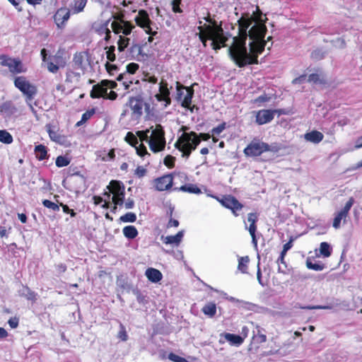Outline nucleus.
<instances>
[{
    "mask_svg": "<svg viewBox=\"0 0 362 362\" xmlns=\"http://www.w3.org/2000/svg\"><path fill=\"white\" fill-rule=\"evenodd\" d=\"M266 40H255L249 43V52L246 47V41L238 45H231L228 47V54L230 59L239 68L247 65L258 64V57L264 51Z\"/></svg>",
    "mask_w": 362,
    "mask_h": 362,
    "instance_id": "f257e3e1",
    "label": "nucleus"
},
{
    "mask_svg": "<svg viewBox=\"0 0 362 362\" xmlns=\"http://www.w3.org/2000/svg\"><path fill=\"white\" fill-rule=\"evenodd\" d=\"M204 20L208 23V24H204L203 25L198 26L199 40L202 42L203 46L206 47L207 46L206 42L208 40H211V46L214 50H218L222 47H226V42L228 40V37L225 34L223 28L222 21L218 22L214 18L211 16L209 12L207 13L206 16L204 17ZM202 23V21H199V24Z\"/></svg>",
    "mask_w": 362,
    "mask_h": 362,
    "instance_id": "f03ea898",
    "label": "nucleus"
},
{
    "mask_svg": "<svg viewBox=\"0 0 362 362\" xmlns=\"http://www.w3.org/2000/svg\"><path fill=\"white\" fill-rule=\"evenodd\" d=\"M211 138L209 133L195 132H183L175 144V147L182 152V156L188 158L193 151L199 145L201 140L208 141Z\"/></svg>",
    "mask_w": 362,
    "mask_h": 362,
    "instance_id": "7ed1b4c3",
    "label": "nucleus"
},
{
    "mask_svg": "<svg viewBox=\"0 0 362 362\" xmlns=\"http://www.w3.org/2000/svg\"><path fill=\"white\" fill-rule=\"evenodd\" d=\"M13 83L15 87L25 95L26 103H28L30 108L33 110V107L30 103L37 93L36 86L30 83L23 76L16 77Z\"/></svg>",
    "mask_w": 362,
    "mask_h": 362,
    "instance_id": "20e7f679",
    "label": "nucleus"
},
{
    "mask_svg": "<svg viewBox=\"0 0 362 362\" xmlns=\"http://www.w3.org/2000/svg\"><path fill=\"white\" fill-rule=\"evenodd\" d=\"M107 188L109 192H105L104 195L107 196V197L110 199V194H112V201L114 204L112 211H114L117 209V205L121 206L124 204L125 187L121 181L111 180Z\"/></svg>",
    "mask_w": 362,
    "mask_h": 362,
    "instance_id": "39448f33",
    "label": "nucleus"
},
{
    "mask_svg": "<svg viewBox=\"0 0 362 362\" xmlns=\"http://www.w3.org/2000/svg\"><path fill=\"white\" fill-rule=\"evenodd\" d=\"M271 146L258 138H254L244 148L243 153L247 157H257L268 151H276Z\"/></svg>",
    "mask_w": 362,
    "mask_h": 362,
    "instance_id": "423d86ee",
    "label": "nucleus"
},
{
    "mask_svg": "<svg viewBox=\"0 0 362 362\" xmlns=\"http://www.w3.org/2000/svg\"><path fill=\"white\" fill-rule=\"evenodd\" d=\"M112 18L114 21L111 23V28L115 34L122 33L124 35H129L135 28L132 23L124 20L123 13H115Z\"/></svg>",
    "mask_w": 362,
    "mask_h": 362,
    "instance_id": "0eeeda50",
    "label": "nucleus"
},
{
    "mask_svg": "<svg viewBox=\"0 0 362 362\" xmlns=\"http://www.w3.org/2000/svg\"><path fill=\"white\" fill-rule=\"evenodd\" d=\"M150 149L153 153L160 152L165 147V132L161 124H156L148 140Z\"/></svg>",
    "mask_w": 362,
    "mask_h": 362,
    "instance_id": "6e6552de",
    "label": "nucleus"
},
{
    "mask_svg": "<svg viewBox=\"0 0 362 362\" xmlns=\"http://www.w3.org/2000/svg\"><path fill=\"white\" fill-rule=\"evenodd\" d=\"M255 21L252 16H250L249 13H243L241 18L238 21V35L233 37L232 45H238L244 41H247L248 28Z\"/></svg>",
    "mask_w": 362,
    "mask_h": 362,
    "instance_id": "1a4fd4ad",
    "label": "nucleus"
},
{
    "mask_svg": "<svg viewBox=\"0 0 362 362\" xmlns=\"http://www.w3.org/2000/svg\"><path fill=\"white\" fill-rule=\"evenodd\" d=\"M213 197L223 207L230 209L235 216H238V211H241L244 207L243 204L231 194L223 195L221 197L213 196Z\"/></svg>",
    "mask_w": 362,
    "mask_h": 362,
    "instance_id": "9d476101",
    "label": "nucleus"
},
{
    "mask_svg": "<svg viewBox=\"0 0 362 362\" xmlns=\"http://www.w3.org/2000/svg\"><path fill=\"white\" fill-rule=\"evenodd\" d=\"M0 59H1V65L2 66H7L12 74L16 75L27 71V68L19 58H12L6 55H1Z\"/></svg>",
    "mask_w": 362,
    "mask_h": 362,
    "instance_id": "9b49d317",
    "label": "nucleus"
},
{
    "mask_svg": "<svg viewBox=\"0 0 362 362\" xmlns=\"http://www.w3.org/2000/svg\"><path fill=\"white\" fill-rule=\"evenodd\" d=\"M66 59L63 52L57 51L54 55H49L46 67L47 71L52 74H57L61 68L65 67Z\"/></svg>",
    "mask_w": 362,
    "mask_h": 362,
    "instance_id": "f8f14e48",
    "label": "nucleus"
},
{
    "mask_svg": "<svg viewBox=\"0 0 362 362\" xmlns=\"http://www.w3.org/2000/svg\"><path fill=\"white\" fill-rule=\"evenodd\" d=\"M176 88L179 98L183 94L182 90H185L187 92L181 104L183 107L189 110L191 112H193L194 108L198 109L196 105H192V100L194 95V89L192 86L186 87L177 81L176 83Z\"/></svg>",
    "mask_w": 362,
    "mask_h": 362,
    "instance_id": "ddd939ff",
    "label": "nucleus"
},
{
    "mask_svg": "<svg viewBox=\"0 0 362 362\" xmlns=\"http://www.w3.org/2000/svg\"><path fill=\"white\" fill-rule=\"evenodd\" d=\"M153 187L155 190L158 192L168 191L175 187V182H173V175L167 173L156 177L152 181Z\"/></svg>",
    "mask_w": 362,
    "mask_h": 362,
    "instance_id": "4468645a",
    "label": "nucleus"
},
{
    "mask_svg": "<svg viewBox=\"0 0 362 362\" xmlns=\"http://www.w3.org/2000/svg\"><path fill=\"white\" fill-rule=\"evenodd\" d=\"M136 24L140 28L144 29L148 35H156L157 31H153L151 27L152 21L149 18V15L146 10L141 9L139 11L138 15L135 17Z\"/></svg>",
    "mask_w": 362,
    "mask_h": 362,
    "instance_id": "2eb2a0df",
    "label": "nucleus"
},
{
    "mask_svg": "<svg viewBox=\"0 0 362 362\" xmlns=\"http://www.w3.org/2000/svg\"><path fill=\"white\" fill-rule=\"evenodd\" d=\"M354 199L353 197H350L349 200L345 204L344 206L342 209L337 213L335 214V216L333 219L332 226L335 229H338L341 227V221L344 220L345 222L346 218L348 217L349 211L354 204Z\"/></svg>",
    "mask_w": 362,
    "mask_h": 362,
    "instance_id": "dca6fc26",
    "label": "nucleus"
},
{
    "mask_svg": "<svg viewBox=\"0 0 362 362\" xmlns=\"http://www.w3.org/2000/svg\"><path fill=\"white\" fill-rule=\"evenodd\" d=\"M71 11L66 7H61L53 16L54 21L59 29H64L70 18Z\"/></svg>",
    "mask_w": 362,
    "mask_h": 362,
    "instance_id": "f3484780",
    "label": "nucleus"
},
{
    "mask_svg": "<svg viewBox=\"0 0 362 362\" xmlns=\"http://www.w3.org/2000/svg\"><path fill=\"white\" fill-rule=\"evenodd\" d=\"M267 31L264 23H256L248 31L247 37L252 41L265 40L264 37Z\"/></svg>",
    "mask_w": 362,
    "mask_h": 362,
    "instance_id": "a211bd4d",
    "label": "nucleus"
},
{
    "mask_svg": "<svg viewBox=\"0 0 362 362\" xmlns=\"http://www.w3.org/2000/svg\"><path fill=\"white\" fill-rule=\"evenodd\" d=\"M170 94V90L168 88V83L162 80L159 83V93H157L155 95L156 100L159 102L164 101L165 103V106L167 107L171 103Z\"/></svg>",
    "mask_w": 362,
    "mask_h": 362,
    "instance_id": "6ab92c4d",
    "label": "nucleus"
},
{
    "mask_svg": "<svg viewBox=\"0 0 362 362\" xmlns=\"http://www.w3.org/2000/svg\"><path fill=\"white\" fill-rule=\"evenodd\" d=\"M255 113V122L258 125H263L272 122L274 119L272 110H260Z\"/></svg>",
    "mask_w": 362,
    "mask_h": 362,
    "instance_id": "aec40b11",
    "label": "nucleus"
},
{
    "mask_svg": "<svg viewBox=\"0 0 362 362\" xmlns=\"http://www.w3.org/2000/svg\"><path fill=\"white\" fill-rule=\"evenodd\" d=\"M178 182L176 181L175 182V187H173L174 191L177 192H187L189 194H199L202 193V190L200 188L195 184H191V183H185L184 185L177 186Z\"/></svg>",
    "mask_w": 362,
    "mask_h": 362,
    "instance_id": "412c9836",
    "label": "nucleus"
},
{
    "mask_svg": "<svg viewBox=\"0 0 362 362\" xmlns=\"http://www.w3.org/2000/svg\"><path fill=\"white\" fill-rule=\"evenodd\" d=\"M107 93V89L105 86L102 84V81H100L99 83L92 87V90L90 92V97L92 99H98L102 98L105 100Z\"/></svg>",
    "mask_w": 362,
    "mask_h": 362,
    "instance_id": "4be33fe9",
    "label": "nucleus"
},
{
    "mask_svg": "<svg viewBox=\"0 0 362 362\" xmlns=\"http://www.w3.org/2000/svg\"><path fill=\"white\" fill-rule=\"evenodd\" d=\"M247 221L250 223L248 231L252 237V242L257 245L256 231L257 222L258 221V214L257 213H249L247 214Z\"/></svg>",
    "mask_w": 362,
    "mask_h": 362,
    "instance_id": "5701e85b",
    "label": "nucleus"
},
{
    "mask_svg": "<svg viewBox=\"0 0 362 362\" xmlns=\"http://www.w3.org/2000/svg\"><path fill=\"white\" fill-rule=\"evenodd\" d=\"M87 57L86 52H76L73 57V66L74 69L84 70L85 69V59Z\"/></svg>",
    "mask_w": 362,
    "mask_h": 362,
    "instance_id": "b1692460",
    "label": "nucleus"
},
{
    "mask_svg": "<svg viewBox=\"0 0 362 362\" xmlns=\"http://www.w3.org/2000/svg\"><path fill=\"white\" fill-rule=\"evenodd\" d=\"M47 131L52 141L59 144H63L66 141V137L59 134L58 131L52 129L50 124L47 125Z\"/></svg>",
    "mask_w": 362,
    "mask_h": 362,
    "instance_id": "393cba45",
    "label": "nucleus"
},
{
    "mask_svg": "<svg viewBox=\"0 0 362 362\" xmlns=\"http://www.w3.org/2000/svg\"><path fill=\"white\" fill-rule=\"evenodd\" d=\"M184 231L180 230L175 235H168L165 238L162 237L163 242L165 245H173L178 246L182 240Z\"/></svg>",
    "mask_w": 362,
    "mask_h": 362,
    "instance_id": "a878e982",
    "label": "nucleus"
},
{
    "mask_svg": "<svg viewBox=\"0 0 362 362\" xmlns=\"http://www.w3.org/2000/svg\"><path fill=\"white\" fill-rule=\"evenodd\" d=\"M263 331V329L259 326H256V331L253 332V336L252 337V344L259 345L266 342L267 338Z\"/></svg>",
    "mask_w": 362,
    "mask_h": 362,
    "instance_id": "bb28decb",
    "label": "nucleus"
},
{
    "mask_svg": "<svg viewBox=\"0 0 362 362\" xmlns=\"http://www.w3.org/2000/svg\"><path fill=\"white\" fill-rule=\"evenodd\" d=\"M145 274L147 279L153 283H158L163 278L162 273L158 269L154 268L147 269Z\"/></svg>",
    "mask_w": 362,
    "mask_h": 362,
    "instance_id": "cd10ccee",
    "label": "nucleus"
},
{
    "mask_svg": "<svg viewBox=\"0 0 362 362\" xmlns=\"http://www.w3.org/2000/svg\"><path fill=\"white\" fill-rule=\"evenodd\" d=\"M88 0H73L70 5L71 14H78L84 11Z\"/></svg>",
    "mask_w": 362,
    "mask_h": 362,
    "instance_id": "c85d7f7f",
    "label": "nucleus"
},
{
    "mask_svg": "<svg viewBox=\"0 0 362 362\" xmlns=\"http://www.w3.org/2000/svg\"><path fill=\"white\" fill-rule=\"evenodd\" d=\"M127 35H119L117 41V50L119 52V59H123L122 53L125 49L129 45L130 39L127 37Z\"/></svg>",
    "mask_w": 362,
    "mask_h": 362,
    "instance_id": "c756f323",
    "label": "nucleus"
},
{
    "mask_svg": "<svg viewBox=\"0 0 362 362\" xmlns=\"http://www.w3.org/2000/svg\"><path fill=\"white\" fill-rule=\"evenodd\" d=\"M305 138L307 141L314 144H318L322 141L324 135L319 131L313 130L305 134Z\"/></svg>",
    "mask_w": 362,
    "mask_h": 362,
    "instance_id": "7c9ffc66",
    "label": "nucleus"
},
{
    "mask_svg": "<svg viewBox=\"0 0 362 362\" xmlns=\"http://www.w3.org/2000/svg\"><path fill=\"white\" fill-rule=\"evenodd\" d=\"M305 264L308 269L314 271H322L325 267V264L320 262H314L313 257H308L306 259Z\"/></svg>",
    "mask_w": 362,
    "mask_h": 362,
    "instance_id": "2f4dec72",
    "label": "nucleus"
},
{
    "mask_svg": "<svg viewBox=\"0 0 362 362\" xmlns=\"http://www.w3.org/2000/svg\"><path fill=\"white\" fill-rule=\"evenodd\" d=\"M171 174L173 175V182H178L177 186L184 185L189 181L188 175L184 172L175 171Z\"/></svg>",
    "mask_w": 362,
    "mask_h": 362,
    "instance_id": "473e14b6",
    "label": "nucleus"
},
{
    "mask_svg": "<svg viewBox=\"0 0 362 362\" xmlns=\"http://www.w3.org/2000/svg\"><path fill=\"white\" fill-rule=\"evenodd\" d=\"M34 152L38 160H43L48 158L47 147L43 144L35 146Z\"/></svg>",
    "mask_w": 362,
    "mask_h": 362,
    "instance_id": "72a5a7b5",
    "label": "nucleus"
},
{
    "mask_svg": "<svg viewBox=\"0 0 362 362\" xmlns=\"http://www.w3.org/2000/svg\"><path fill=\"white\" fill-rule=\"evenodd\" d=\"M223 337L232 345L239 346L243 342V338L237 334L224 333L223 334Z\"/></svg>",
    "mask_w": 362,
    "mask_h": 362,
    "instance_id": "f704fd0d",
    "label": "nucleus"
},
{
    "mask_svg": "<svg viewBox=\"0 0 362 362\" xmlns=\"http://www.w3.org/2000/svg\"><path fill=\"white\" fill-rule=\"evenodd\" d=\"M130 106L132 112L137 115L141 116L142 115L143 104L142 102L136 98H132L130 100Z\"/></svg>",
    "mask_w": 362,
    "mask_h": 362,
    "instance_id": "c9c22d12",
    "label": "nucleus"
},
{
    "mask_svg": "<svg viewBox=\"0 0 362 362\" xmlns=\"http://www.w3.org/2000/svg\"><path fill=\"white\" fill-rule=\"evenodd\" d=\"M123 234L128 239H134L139 234L136 228L134 226H127L122 229Z\"/></svg>",
    "mask_w": 362,
    "mask_h": 362,
    "instance_id": "e433bc0d",
    "label": "nucleus"
},
{
    "mask_svg": "<svg viewBox=\"0 0 362 362\" xmlns=\"http://www.w3.org/2000/svg\"><path fill=\"white\" fill-rule=\"evenodd\" d=\"M332 252V248L331 245L327 242H322L320 245L319 248V256L323 257H329Z\"/></svg>",
    "mask_w": 362,
    "mask_h": 362,
    "instance_id": "4c0bfd02",
    "label": "nucleus"
},
{
    "mask_svg": "<svg viewBox=\"0 0 362 362\" xmlns=\"http://www.w3.org/2000/svg\"><path fill=\"white\" fill-rule=\"evenodd\" d=\"M203 313L210 317H214L216 313V305L213 302H209L202 308Z\"/></svg>",
    "mask_w": 362,
    "mask_h": 362,
    "instance_id": "58836bf2",
    "label": "nucleus"
},
{
    "mask_svg": "<svg viewBox=\"0 0 362 362\" xmlns=\"http://www.w3.org/2000/svg\"><path fill=\"white\" fill-rule=\"evenodd\" d=\"M129 52V59H134L135 57L139 56L142 54L143 48L142 46L139 44H132L131 47L128 49Z\"/></svg>",
    "mask_w": 362,
    "mask_h": 362,
    "instance_id": "ea45409f",
    "label": "nucleus"
},
{
    "mask_svg": "<svg viewBox=\"0 0 362 362\" xmlns=\"http://www.w3.org/2000/svg\"><path fill=\"white\" fill-rule=\"evenodd\" d=\"M250 262V258L248 256L241 257L238 259V269L243 274H247V267Z\"/></svg>",
    "mask_w": 362,
    "mask_h": 362,
    "instance_id": "a19ab883",
    "label": "nucleus"
},
{
    "mask_svg": "<svg viewBox=\"0 0 362 362\" xmlns=\"http://www.w3.org/2000/svg\"><path fill=\"white\" fill-rule=\"evenodd\" d=\"M22 296H24L28 300L35 302L37 300V293L32 291L27 285L23 286Z\"/></svg>",
    "mask_w": 362,
    "mask_h": 362,
    "instance_id": "79ce46f5",
    "label": "nucleus"
},
{
    "mask_svg": "<svg viewBox=\"0 0 362 362\" xmlns=\"http://www.w3.org/2000/svg\"><path fill=\"white\" fill-rule=\"evenodd\" d=\"M95 113V109L91 108L90 110H88L86 112H85L82 116L80 121L77 122L76 124V127H80L83 125L84 123H86L88 119H90L93 115Z\"/></svg>",
    "mask_w": 362,
    "mask_h": 362,
    "instance_id": "37998d69",
    "label": "nucleus"
},
{
    "mask_svg": "<svg viewBox=\"0 0 362 362\" xmlns=\"http://www.w3.org/2000/svg\"><path fill=\"white\" fill-rule=\"evenodd\" d=\"M0 141L6 144H10L13 142V136L6 130H0Z\"/></svg>",
    "mask_w": 362,
    "mask_h": 362,
    "instance_id": "c03bdc74",
    "label": "nucleus"
},
{
    "mask_svg": "<svg viewBox=\"0 0 362 362\" xmlns=\"http://www.w3.org/2000/svg\"><path fill=\"white\" fill-rule=\"evenodd\" d=\"M124 140L127 144L134 147H136L139 144L137 136L131 132L127 133Z\"/></svg>",
    "mask_w": 362,
    "mask_h": 362,
    "instance_id": "a18cd8bd",
    "label": "nucleus"
},
{
    "mask_svg": "<svg viewBox=\"0 0 362 362\" xmlns=\"http://www.w3.org/2000/svg\"><path fill=\"white\" fill-rule=\"evenodd\" d=\"M57 203L52 202L48 199L42 200V204L45 207L52 210L53 211H59V203L58 200H57Z\"/></svg>",
    "mask_w": 362,
    "mask_h": 362,
    "instance_id": "49530a36",
    "label": "nucleus"
},
{
    "mask_svg": "<svg viewBox=\"0 0 362 362\" xmlns=\"http://www.w3.org/2000/svg\"><path fill=\"white\" fill-rule=\"evenodd\" d=\"M106 51V57L109 62H113L116 60L115 46L110 45L105 48Z\"/></svg>",
    "mask_w": 362,
    "mask_h": 362,
    "instance_id": "de8ad7c7",
    "label": "nucleus"
},
{
    "mask_svg": "<svg viewBox=\"0 0 362 362\" xmlns=\"http://www.w3.org/2000/svg\"><path fill=\"white\" fill-rule=\"evenodd\" d=\"M308 81L320 84H325L327 83L326 80L323 78H320V75L318 74H310L308 78Z\"/></svg>",
    "mask_w": 362,
    "mask_h": 362,
    "instance_id": "09e8293b",
    "label": "nucleus"
},
{
    "mask_svg": "<svg viewBox=\"0 0 362 362\" xmlns=\"http://www.w3.org/2000/svg\"><path fill=\"white\" fill-rule=\"evenodd\" d=\"M80 78V74L75 72L71 69H68L66 72V79L65 81L66 83H72L74 78L78 79Z\"/></svg>",
    "mask_w": 362,
    "mask_h": 362,
    "instance_id": "8fccbe9b",
    "label": "nucleus"
},
{
    "mask_svg": "<svg viewBox=\"0 0 362 362\" xmlns=\"http://www.w3.org/2000/svg\"><path fill=\"white\" fill-rule=\"evenodd\" d=\"M136 151L138 156H139L141 158H144L145 156H150L151 154L148 152L146 147L144 146L143 143H141L138 146L136 145Z\"/></svg>",
    "mask_w": 362,
    "mask_h": 362,
    "instance_id": "3c124183",
    "label": "nucleus"
},
{
    "mask_svg": "<svg viewBox=\"0 0 362 362\" xmlns=\"http://www.w3.org/2000/svg\"><path fill=\"white\" fill-rule=\"evenodd\" d=\"M120 221L124 223H134L136 220V216L133 212H128L119 218Z\"/></svg>",
    "mask_w": 362,
    "mask_h": 362,
    "instance_id": "603ef678",
    "label": "nucleus"
},
{
    "mask_svg": "<svg viewBox=\"0 0 362 362\" xmlns=\"http://www.w3.org/2000/svg\"><path fill=\"white\" fill-rule=\"evenodd\" d=\"M175 157L168 155L164 158L163 164L169 169L173 168L175 165Z\"/></svg>",
    "mask_w": 362,
    "mask_h": 362,
    "instance_id": "864d4df0",
    "label": "nucleus"
},
{
    "mask_svg": "<svg viewBox=\"0 0 362 362\" xmlns=\"http://www.w3.org/2000/svg\"><path fill=\"white\" fill-rule=\"evenodd\" d=\"M56 165L59 168L67 166L70 163V160L62 156H59L57 158L55 161Z\"/></svg>",
    "mask_w": 362,
    "mask_h": 362,
    "instance_id": "5fc2aeb1",
    "label": "nucleus"
},
{
    "mask_svg": "<svg viewBox=\"0 0 362 362\" xmlns=\"http://www.w3.org/2000/svg\"><path fill=\"white\" fill-rule=\"evenodd\" d=\"M117 338L122 341H126L128 339L126 328L122 324H120L119 325V331L117 333Z\"/></svg>",
    "mask_w": 362,
    "mask_h": 362,
    "instance_id": "6e6d98bb",
    "label": "nucleus"
},
{
    "mask_svg": "<svg viewBox=\"0 0 362 362\" xmlns=\"http://www.w3.org/2000/svg\"><path fill=\"white\" fill-rule=\"evenodd\" d=\"M110 21V19L105 21L104 23H101L98 28H96V32L98 35L105 34V33L107 30L108 25Z\"/></svg>",
    "mask_w": 362,
    "mask_h": 362,
    "instance_id": "4d7b16f0",
    "label": "nucleus"
},
{
    "mask_svg": "<svg viewBox=\"0 0 362 362\" xmlns=\"http://www.w3.org/2000/svg\"><path fill=\"white\" fill-rule=\"evenodd\" d=\"M226 123L223 122L216 127L213 128L211 129L212 136H218L226 129Z\"/></svg>",
    "mask_w": 362,
    "mask_h": 362,
    "instance_id": "13d9d810",
    "label": "nucleus"
},
{
    "mask_svg": "<svg viewBox=\"0 0 362 362\" xmlns=\"http://www.w3.org/2000/svg\"><path fill=\"white\" fill-rule=\"evenodd\" d=\"M149 133V129H146L145 131H137L136 132V136L139 137V139H140V141L141 142L143 141H148V134Z\"/></svg>",
    "mask_w": 362,
    "mask_h": 362,
    "instance_id": "bf43d9fd",
    "label": "nucleus"
},
{
    "mask_svg": "<svg viewBox=\"0 0 362 362\" xmlns=\"http://www.w3.org/2000/svg\"><path fill=\"white\" fill-rule=\"evenodd\" d=\"M105 69L107 72L110 75H114L115 72L118 70V66L115 64H110L109 62H107L105 64Z\"/></svg>",
    "mask_w": 362,
    "mask_h": 362,
    "instance_id": "052dcab7",
    "label": "nucleus"
},
{
    "mask_svg": "<svg viewBox=\"0 0 362 362\" xmlns=\"http://www.w3.org/2000/svg\"><path fill=\"white\" fill-rule=\"evenodd\" d=\"M127 72L130 74H134L139 69V65L136 63H129L127 65Z\"/></svg>",
    "mask_w": 362,
    "mask_h": 362,
    "instance_id": "680f3d73",
    "label": "nucleus"
},
{
    "mask_svg": "<svg viewBox=\"0 0 362 362\" xmlns=\"http://www.w3.org/2000/svg\"><path fill=\"white\" fill-rule=\"evenodd\" d=\"M102 84L105 86L107 89H115L117 87V83L115 81L103 79L102 80Z\"/></svg>",
    "mask_w": 362,
    "mask_h": 362,
    "instance_id": "e2e57ef3",
    "label": "nucleus"
},
{
    "mask_svg": "<svg viewBox=\"0 0 362 362\" xmlns=\"http://www.w3.org/2000/svg\"><path fill=\"white\" fill-rule=\"evenodd\" d=\"M146 173L147 170L143 166H138L134 170V175L139 178L144 177Z\"/></svg>",
    "mask_w": 362,
    "mask_h": 362,
    "instance_id": "0e129e2a",
    "label": "nucleus"
},
{
    "mask_svg": "<svg viewBox=\"0 0 362 362\" xmlns=\"http://www.w3.org/2000/svg\"><path fill=\"white\" fill-rule=\"evenodd\" d=\"M182 0H173L172 9L174 13H182V10L180 8V5Z\"/></svg>",
    "mask_w": 362,
    "mask_h": 362,
    "instance_id": "69168bd1",
    "label": "nucleus"
},
{
    "mask_svg": "<svg viewBox=\"0 0 362 362\" xmlns=\"http://www.w3.org/2000/svg\"><path fill=\"white\" fill-rule=\"evenodd\" d=\"M59 205L62 207L64 213L69 214L71 217H75L76 216V213L73 209H69L66 204H64L62 202H60Z\"/></svg>",
    "mask_w": 362,
    "mask_h": 362,
    "instance_id": "338daca9",
    "label": "nucleus"
},
{
    "mask_svg": "<svg viewBox=\"0 0 362 362\" xmlns=\"http://www.w3.org/2000/svg\"><path fill=\"white\" fill-rule=\"evenodd\" d=\"M262 15V13L260 11L259 6H257V8H256V12L254 13V17H253V18L255 19V21H256V23H263L261 19Z\"/></svg>",
    "mask_w": 362,
    "mask_h": 362,
    "instance_id": "774afa93",
    "label": "nucleus"
}]
</instances>
